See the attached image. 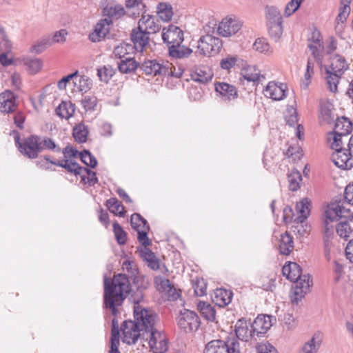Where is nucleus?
Segmentation results:
<instances>
[{"mask_svg":"<svg viewBox=\"0 0 353 353\" xmlns=\"http://www.w3.org/2000/svg\"><path fill=\"white\" fill-rule=\"evenodd\" d=\"M242 27V23L239 20L229 18L223 19L217 28L218 34L228 37L235 34Z\"/></svg>","mask_w":353,"mask_h":353,"instance_id":"4468645a","label":"nucleus"},{"mask_svg":"<svg viewBox=\"0 0 353 353\" xmlns=\"http://www.w3.org/2000/svg\"><path fill=\"white\" fill-rule=\"evenodd\" d=\"M151 32L143 29V26H138L133 28L130 33V39L134 45V49L143 54L145 48H149L151 51H154L150 42H153V39L150 38Z\"/></svg>","mask_w":353,"mask_h":353,"instance_id":"0eeeda50","label":"nucleus"},{"mask_svg":"<svg viewBox=\"0 0 353 353\" xmlns=\"http://www.w3.org/2000/svg\"><path fill=\"white\" fill-rule=\"evenodd\" d=\"M212 74L207 73L201 69L196 70L194 73L191 74L192 79L201 83H206L209 82L212 80Z\"/></svg>","mask_w":353,"mask_h":353,"instance_id":"6e6d98bb","label":"nucleus"},{"mask_svg":"<svg viewBox=\"0 0 353 353\" xmlns=\"http://www.w3.org/2000/svg\"><path fill=\"white\" fill-rule=\"evenodd\" d=\"M248 326L247 324V321L245 318L239 319L236 325H235V334L238 340H241L244 341H248Z\"/></svg>","mask_w":353,"mask_h":353,"instance_id":"e433bc0d","label":"nucleus"},{"mask_svg":"<svg viewBox=\"0 0 353 353\" xmlns=\"http://www.w3.org/2000/svg\"><path fill=\"white\" fill-rule=\"evenodd\" d=\"M192 53V50L181 43L172 44L168 46L169 56L175 59L188 57Z\"/></svg>","mask_w":353,"mask_h":353,"instance_id":"393cba45","label":"nucleus"},{"mask_svg":"<svg viewBox=\"0 0 353 353\" xmlns=\"http://www.w3.org/2000/svg\"><path fill=\"white\" fill-rule=\"evenodd\" d=\"M304 0H291L286 5L285 15L289 17L294 13L300 7Z\"/></svg>","mask_w":353,"mask_h":353,"instance_id":"680f3d73","label":"nucleus"},{"mask_svg":"<svg viewBox=\"0 0 353 353\" xmlns=\"http://www.w3.org/2000/svg\"><path fill=\"white\" fill-rule=\"evenodd\" d=\"M325 73L327 74L326 81L328 85V89L332 92H336L338 90V84L341 79V76L330 72V70L325 68Z\"/></svg>","mask_w":353,"mask_h":353,"instance_id":"09e8293b","label":"nucleus"},{"mask_svg":"<svg viewBox=\"0 0 353 353\" xmlns=\"http://www.w3.org/2000/svg\"><path fill=\"white\" fill-rule=\"evenodd\" d=\"M283 22H269L266 23L270 37L274 40L275 42L279 41L283 32Z\"/></svg>","mask_w":353,"mask_h":353,"instance_id":"4c0bfd02","label":"nucleus"},{"mask_svg":"<svg viewBox=\"0 0 353 353\" xmlns=\"http://www.w3.org/2000/svg\"><path fill=\"white\" fill-rule=\"evenodd\" d=\"M10 135H12L14 137L15 145L18 151L23 157H26L29 149L28 145L30 143V140L32 139V134L26 138H23L22 141H21L20 133L17 130H11V132H10Z\"/></svg>","mask_w":353,"mask_h":353,"instance_id":"b1692460","label":"nucleus"},{"mask_svg":"<svg viewBox=\"0 0 353 353\" xmlns=\"http://www.w3.org/2000/svg\"><path fill=\"white\" fill-rule=\"evenodd\" d=\"M271 327V324L268 323L265 314H259L251 324L250 335H256L259 337L263 336Z\"/></svg>","mask_w":353,"mask_h":353,"instance_id":"dca6fc26","label":"nucleus"},{"mask_svg":"<svg viewBox=\"0 0 353 353\" xmlns=\"http://www.w3.org/2000/svg\"><path fill=\"white\" fill-rule=\"evenodd\" d=\"M92 85V80L85 75H81L79 80L78 89L81 92H86L91 89Z\"/></svg>","mask_w":353,"mask_h":353,"instance_id":"0e129e2a","label":"nucleus"},{"mask_svg":"<svg viewBox=\"0 0 353 353\" xmlns=\"http://www.w3.org/2000/svg\"><path fill=\"white\" fill-rule=\"evenodd\" d=\"M56 114L61 119H68L75 112V105L62 101L55 110Z\"/></svg>","mask_w":353,"mask_h":353,"instance_id":"c9c22d12","label":"nucleus"},{"mask_svg":"<svg viewBox=\"0 0 353 353\" xmlns=\"http://www.w3.org/2000/svg\"><path fill=\"white\" fill-rule=\"evenodd\" d=\"M110 24H112V21L110 19H101L95 25L94 28L92 32L89 34V39L93 42H100L103 40L110 32Z\"/></svg>","mask_w":353,"mask_h":353,"instance_id":"f8f14e48","label":"nucleus"},{"mask_svg":"<svg viewBox=\"0 0 353 353\" xmlns=\"http://www.w3.org/2000/svg\"><path fill=\"white\" fill-rule=\"evenodd\" d=\"M233 292L230 290L216 289L214 292V299L217 301L216 305L219 306L228 305L232 299Z\"/></svg>","mask_w":353,"mask_h":353,"instance_id":"f704fd0d","label":"nucleus"},{"mask_svg":"<svg viewBox=\"0 0 353 353\" xmlns=\"http://www.w3.org/2000/svg\"><path fill=\"white\" fill-rule=\"evenodd\" d=\"M81 103L85 111H93L97 104V99L94 96H85Z\"/></svg>","mask_w":353,"mask_h":353,"instance_id":"052dcab7","label":"nucleus"},{"mask_svg":"<svg viewBox=\"0 0 353 353\" xmlns=\"http://www.w3.org/2000/svg\"><path fill=\"white\" fill-rule=\"evenodd\" d=\"M311 226L305 222H299L295 218L291 226V230L297 237L301 238L307 234L310 230Z\"/></svg>","mask_w":353,"mask_h":353,"instance_id":"58836bf2","label":"nucleus"},{"mask_svg":"<svg viewBox=\"0 0 353 353\" xmlns=\"http://www.w3.org/2000/svg\"><path fill=\"white\" fill-rule=\"evenodd\" d=\"M342 200H344L348 204L353 205V182L346 185Z\"/></svg>","mask_w":353,"mask_h":353,"instance_id":"774afa93","label":"nucleus"},{"mask_svg":"<svg viewBox=\"0 0 353 353\" xmlns=\"http://www.w3.org/2000/svg\"><path fill=\"white\" fill-rule=\"evenodd\" d=\"M312 201L308 197L303 198L296 203V210L299 214L296 219L299 222H305L311 213Z\"/></svg>","mask_w":353,"mask_h":353,"instance_id":"4be33fe9","label":"nucleus"},{"mask_svg":"<svg viewBox=\"0 0 353 353\" xmlns=\"http://www.w3.org/2000/svg\"><path fill=\"white\" fill-rule=\"evenodd\" d=\"M50 161H61L60 160L52 159L48 154L42 155L40 159L36 161V165L44 170L55 171V168H52L49 164H52Z\"/></svg>","mask_w":353,"mask_h":353,"instance_id":"13d9d810","label":"nucleus"},{"mask_svg":"<svg viewBox=\"0 0 353 353\" xmlns=\"http://www.w3.org/2000/svg\"><path fill=\"white\" fill-rule=\"evenodd\" d=\"M157 14L159 19L163 22H169L172 20L174 14L173 8L170 3L160 2L157 6Z\"/></svg>","mask_w":353,"mask_h":353,"instance_id":"473e14b6","label":"nucleus"},{"mask_svg":"<svg viewBox=\"0 0 353 353\" xmlns=\"http://www.w3.org/2000/svg\"><path fill=\"white\" fill-rule=\"evenodd\" d=\"M126 325L129 327V328H130V330L132 331L134 334H139V339L141 337L140 332L143 330V328H142L139 323L136 319L134 321L125 320L123 321V326L126 327Z\"/></svg>","mask_w":353,"mask_h":353,"instance_id":"69168bd1","label":"nucleus"},{"mask_svg":"<svg viewBox=\"0 0 353 353\" xmlns=\"http://www.w3.org/2000/svg\"><path fill=\"white\" fill-rule=\"evenodd\" d=\"M321 114L323 121L331 124L334 121V116L332 112V104L327 103L321 106Z\"/></svg>","mask_w":353,"mask_h":353,"instance_id":"603ef678","label":"nucleus"},{"mask_svg":"<svg viewBox=\"0 0 353 353\" xmlns=\"http://www.w3.org/2000/svg\"><path fill=\"white\" fill-rule=\"evenodd\" d=\"M177 324L185 332H192L199 329L201 321L199 316L194 311L184 309L180 311Z\"/></svg>","mask_w":353,"mask_h":353,"instance_id":"6e6552de","label":"nucleus"},{"mask_svg":"<svg viewBox=\"0 0 353 353\" xmlns=\"http://www.w3.org/2000/svg\"><path fill=\"white\" fill-rule=\"evenodd\" d=\"M214 89L225 100H234L239 96L236 88L225 82H216Z\"/></svg>","mask_w":353,"mask_h":353,"instance_id":"f3484780","label":"nucleus"},{"mask_svg":"<svg viewBox=\"0 0 353 353\" xmlns=\"http://www.w3.org/2000/svg\"><path fill=\"white\" fill-rule=\"evenodd\" d=\"M141 256L146 261L147 265L153 270H158L160 268L159 259L155 254L149 248H144L141 252Z\"/></svg>","mask_w":353,"mask_h":353,"instance_id":"72a5a7b5","label":"nucleus"},{"mask_svg":"<svg viewBox=\"0 0 353 353\" xmlns=\"http://www.w3.org/2000/svg\"><path fill=\"white\" fill-rule=\"evenodd\" d=\"M122 268L123 270L127 272V275L129 278L132 280L134 277H139L143 274H141L139 269L134 265V263L131 261L126 260L123 263Z\"/></svg>","mask_w":353,"mask_h":353,"instance_id":"4d7b16f0","label":"nucleus"},{"mask_svg":"<svg viewBox=\"0 0 353 353\" xmlns=\"http://www.w3.org/2000/svg\"><path fill=\"white\" fill-rule=\"evenodd\" d=\"M289 182V190L296 192L300 188V181H302V176L299 171L294 169L290 174H288Z\"/></svg>","mask_w":353,"mask_h":353,"instance_id":"a19ab883","label":"nucleus"},{"mask_svg":"<svg viewBox=\"0 0 353 353\" xmlns=\"http://www.w3.org/2000/svg\"><path fill=\"white\" fill-rule=\"evenodd\" d=\"M340 209L339 205L334 207V208L328 209L327 208L325 211L324 217L323 218L322 229H334V227L332 225V222L338 221L337 216H339V214H341Z\"/></svg>","mask_w":353,"mask_h":353,"instance_id":"bb28decb","label":"nucleus"},{"mask_svg":"<svg viewBox=\"0 0 353 353\" xmlns=\"http://www.w3.org/2000/svg\"><path fill=\"white\" fill-rule=\"evenodd\" d=\"M89 130L83 122L77 124L72 129V137L78 143H84L88 141Z\"/></svg>","mask_w":353,"mask_h":353,"instance_id":"2f4dec72","label":"nucleus"},{"mask_svg":"<svg viewBox=\"0 0 353 353\" xmlns=\"http://www.w3.org/2000/svg\"><path fill=\"white\" fill-rule=\"evenodd\" d=\"M117 68L121 74H130L140 68V63L137 61L134 58H125L118 62Z\"/></svg>","mask_w":353,"mask_h":353,"instance_id":"a878e982","label":"nucleus"},{"mask_svg":"<svg viewBox=\"0 0 353 353\" xmlns=\"http://www.w3.org/2000/svg\"><path fill=\"white\" fill-rule=\"evenodd\" d=\"M112 227L114 238L117 243L119 245H123L126 244L128 241V233L123 230L122 226L116 220L113 222Z\"/></svg>","mask_w":353,"mask_h":353,"instance_id":"ea45409f","label":"nucleus"},{"mask_svg":"<svg viewBox=\"0 0 353 353\" xmlns=\"http://www.w3.org/2000/svg\"><path fill=\"white\" fill-rule=\"evenodd\" d=\"M224 342L225 353H241L240 343L234 336H228Z\"/></svg>","mask_w":353,"mask_h":353,"instance_id":"3c124183","label":"nucleus"},{"mask_svg":"<svg viewBox=\"0 0 353 353\" xmlns=\"http://www.w3.org/2000/svg\"><path fill=\"white\" fill-rule=\"evenodd\" d=\"M197 308L203 319L208 321L214 322L216 319V310L207 302L199 301L197 303Z\"/></svg>","mask_w":353,"mask_h":353,"instance_id":"c756f323","label":"nucleus"},{"mask_svg":"<svg viewBox=\"0 0 353 353\" xmlns=\"http://www.w3.org/2000/svg\"><path fill=\"white\" fill-rule=\"evenodd\" d=\"M50 42V36L43 37L38 40L35 44L31 46L30 51L36 54H41L52 46Z\"/></svg>","mask_w":353,"mask_h":353,"instance_id":"a18cd8bd","label":"nucleus"},{"mask_svg":"<svg viewBox=\"0 0 353 353\" xmlns=\"http://www.w3.org/2000/svg\"><path fill=\"white\" fill-rule=\"evenodd\" d=\"M253 48L261 53H267L268 52H272L270 50V46L268 41V39L263 37L257 38L254 44Z\"/></svg>","mask_w":353,"mask_h":353,"instance_id":"bf43d9fd","label":"nucleus"},{"mask_svg":"<svg viewBox=\"0 0 353 353\" xmlns=\"http://www.w3.org/2000/svg\"><path fill=\"white\" fill-rule=\"evenodd\" d=\"M288 114L285 115V121L290 127H294L298 122L297 111L293 107L288 108Z\"/></svg>","mask_w":353,"mask_h":353,"instance_id":"e2e57ef3","label":"nucleus"},{"mask_svg":"<svg viewBox=\"0 0 353 353\" xmlns=\"http://www.w3.org/2000/svg\"><path fill=\"white\" fill-rule=\"evenodd\" d=\"M316 334H314L310 340L304 344L301 348V353H317L321 343V341H316Z\"/></svg>","mask_w":353,"mask_h":353,"instance_id":"5fc2aeb1","label":"nucleus"},{"mask_svg":"<svg viewBox=\"0 0 353 353\" xmlns=\"http://www.w3.org/2000/svg\"><path fill=\"white\" fill-rule=\"evenodd\" d=\"M331 159L334 164L341 170H348L353 168V156L348 148L336 149Z\"/></svg>","mask_w":353,"mask_h":353,"instance_id":"1a4fd4ad","label":"nucleus"},{"mask_svg":"<svg viewBox=\"0 0 353 353\" xmlns=\"http://www.w3.org/2000/svg\"><path fill=\"white\" fill-rule=\"evenodd\" d=\"M133 316L145 332L152 330L158 318L153 310L141 305L133 306Z\"/></svg>","mask_w":353,"mask_h":353,"instance_id":"39448f33","label":"nucleus"},{"mask_svg":"<svg viewBox=\"0 0 353 353\" xmlns=\"http://www.w3.org/2000/svg\"><path fill=\"white\" fill-rule=\"evenodd\" d=\"M115 72V70L110 65H103L97 68V76L99 80L105 83L109 82Z\"/></svg>","mask_w":353,"mask_h":353,"instance_id":"49530a36","label":"nucleus"},{"mask_svg":"<svg viewBox=\"0 0 353 353\" xmlns=\"http://www.w3.org/2000/svg\"><path fill=\"white\" fill-rule=\"evenodd\" d=\"M52 165L64 168L68 172L73 174L74 176L81 175L82 171H84L85 167L80 165L75 160L63 159L61 161H50Z\"/></svg>","mask_w":353,"mask_h":353,"instance_id":"6ab92c4d","label":"nucleus"},{"mask_svg":"<svg viewBox=\"0 0 353 353\" xmlns=\"http://www.w3.org/2000/svg\"><path fill=\"white\" fill-rule=\"evenodd\" d=\"M131 282L125 273L115 274L111 280L104 275L103 307L110 310L112 316L118 314L119 307L128 297Z\"/></svg>","mask_w":353,"mask_h":353,"instance_id":"f257e3e1","label":"nucleus"},{"mask_svg":"<svg viewBox=\"0 0 353 353\" xmlns=\"http://www.w3.org/2000/svg\"><path fill=\"white\" fill-rule=\"evenodd\" d=\"M140 70L146 75L166 76L168 66L164 65L163 62L161 63L156 59H148L140 63Z\"/></svg>","mask_w":353,"mask_h":353,"instance_id":"9d476101","label":"nucleus"},{"mask_svg":"<svg viewBox=\"0 0 353 353\" xmlns=\"http://www.w3.org/2000/svg\"><path fill=\"white\" fill-rule=\"evenodd\" d=\"M121 331L123 334L122 341L128 345L135 344L139 339V334H134L130 328L126 325V327L123 326V323L121 325Z\"/></svg>","mask_w":353,"mask_h":353,"instance_id":"8fccbe9b","label":"nucleus"},{"mask_svg":"<svg viewBox=\"0 0 353 353\" xmlns=\"http://www.w3.org/2000/svg\"><path fill=\"white\" fill-rule=\"evenodd\" d=\"M105 205L114 215L119 217H124L125 216L126 211L125 207L116 197H111L106 200Z\"/></svg>","mask_w":353,"mask_h":353,"instance_id":"cd10ccee","label":"nucleus"},{"mask_svg":"<svg viewBox=\"0 0 353 353\" xmlns=\"http://www.w3.org/2000/svg\"><path fill=\"white\" fill-rule=\"evenodd\" d=\"M266 23L270 21L273 22H283V18L280 11L275 6H266L265 8Z\"/></svg>","mask_w":353,"mask_h":353,"instance_id":"c03bdc74","label":"nucleus"},{"mask_svg":"<svg viewBox=\"0 0 353 353\" xmlns=\"http://www.w3.org/2000/svg\"><path fill=\"white\" fill-rule=\"evenodd\" d=\"M150 280L145 275L134 277L130 284V293L129 301L134 303V306L140 305L145 298V292L149 288Z\"/></svg>","mask_w":353,"mask_h":353,"instance_id":"423d86ee","label":"nucleus"},{"mask_svg":"<svg viewBox=\"0 0 353 353\" xmlns=\"http://www.w3.org/2000/svg\"><path fill=\"white\" fill-rule=\"evenodd\" d=\"M17 96L10 90L1 92L0 94V111L7 114L14 112L17 106Z\"/></svg>","mask_w":353,"mask_h":353,"instance_id":"2eb2a0df","label":"nucleus"},{"mask_svg":"<svg viewBox=\"0 0 353 353\" xmlns=\"http://www.w3.org/2000/svg\"><path fill=\"white\" fill-rule=\"evenodd\" d=\"M183 34V31L179 27L170 24L163 28L161 38L163 43L169 46L178 43H182L184 40Z\"/></svg>","mask_w":353,"mask_h":353,"instance_id":"9b49d317","label":"nucleus"},{"mask_svg":"<svg viewBox=\"0 0 353 353\" xmlns=\"http://www.w3.org/2000/svg\"><path fill=\"white\" fill-rule=\"evenodd\" d=\"M330 59L332 60L330 66V72L341 77L349 69V64L344 57L335 54Z\"/></svg>","mask_w":353,"mask_h":353,"instance_id":"412c9836","label":"nucleus"},{"mask_svg":"<svg viewBox=\"0 0 353 353\" xmlns=\"http://www.w3.org/2000/svg\"><path fill=\"white\" fill-rule=\"evenodd\" d=\"M282 272L288 280L296 283L290 300L292 304H298L312 286V279L309 274L303 275L301 267L296 262H285Z\"/></svg>","mask_w":353,"mask_h":353,"instance_id":"f03ea898","label":"nucleus"},{"mask_svg":"<svg viewBox=\"0 0 353 353\" xmlns=\"http://www.w3.org/2000/svg\"><path fill=\"white\" fill-rule=\"evenodd\" d=\"M130 223L132 228L137 232L138 241L144 248L150 246L152 241L148 237L150 227L148 221L139 213L134 212L130 216Z\"/></svg>","mask_w":353,"mask_h":353,"instance_id":"20e7f679","label":"nucleus"},{"mask_svg":"<svg viewBox=\"0 0 353 353\" xmlns=\"http://www.w3.org/2000/svg\"><path fill=\"white\" fill-rule=\"evenodd\" d=\"M29 149L26 158L35 159L39 157V153L45 150L59 153L61 148L55 141L49 137H41L37 134H32V139L30 140Z\"/></svg>","mask_w":353,"mask_h":353,"instance_id":"7ed1b4c3","label":"nucleus"},{"mask_svg":"<svg viewBox=\"0 0 353 353\" xmlns=\"http://www.w3.org/2000/svg\"><path fill=\"white\" fill-rule=\"evenodd\" d=\"M350 221H351L344 219L336 225V233L341 238L347 239L352 232L353 229L350 225Z\"/></svg>","mask_w":353,"mask_h":353,"instance_id":"37998d69","label":"nucleus"},{"mask_svg":"<svg viewBox=\"0 0 353 353\" xmlns=\"http://www.w3.org/2000/svg\"><path fill=\"white\" fill-rule=\"evenodd\" d=\"M342 195L339 194L335 197H334L330 203L327 205V208H334V207H336L339 205L340 207V210L341 211V214H339L338 221L344 218V219L349 220L352 221L351 216L353 215V212H351L350 209L345 208L344 206H343L341 203H342Z\"/></svg>","mask_w":353,"mask_h":353,"instance_id":"c85d7f7f","label":"nucleus"},{"mask_svg":"<svg viewBox=\"0 0 353 353\" xmlns=\"http://www.w3.org/2000/svg\"><path fill=\"white\" fill-rule=\"evenodd\" d=\"M103 15L112 18L113 17H122L125 14L124 8L121 5H115L114 6H106L103 10Z\"/></svg>","mask_w":353,"mask_h":353,"instance_id":"864d4df0","label":"nucleus"},{"mask_svg":"<svg viewBox=\"0 0 353 353\" xmlns=\"http://www.w3.org/2000/svg\"><path fill=\"white\" fill-rule=\"evenodd\" d=\"M352 131V122L351 120L343 116L338 117L334 122V129L332 132H336V133H341L342 135L347 136L350 134Z\"/></svg>","mask_w":353,"mask_h":353,"instance_id":"5701e85b","label":"nucleus"},{"mask_svg":"<svg viewBox=\"0 0 353 353\" xmlns=\"http://www.w3.org/2000/svg\"><path fill=\"white\" fill-rule=\"evenodd\" d=\"M256 350L257 353H278L277 350L268 342L257 344Z\"/></svg>","mask_w":353,"mask_h":353,"instance_id":"338daca9","label":"nucleus"},{"mask_svg":"<svg viewBox=\"0 0 353 353\" xmlns=\"http://www.w3.org/2000/svg\"><path fill=\"white\" fill-rule=\"evenodd\" d=\"M209 42H205L206 46H201L200 44L198 48L200 50V53L204 56H207L208 54H216L219 52L222 48V41L218 37H212L208 35Z\"/></svg>","mask_w":353,"mask_h":353,"instance_id":"aec40b11","label":"nucleus"},{"mask_svg":"<svg viewBox=\"0 0 353 353\" xmlns=\"http://www.w3.org/2000/svg\"><path fill=\"white\" fill-rule=\"evenodd\" d=\"M24 65L27 66L29 74H35L41 70L43 61L39 58H27L24 59Z\"/></svg>","mask_w":353,"mask_h":353,"instance_id":"de8ad7c7","label":"nucleus"},{"mask_svg":"<svg viewBox=\"0 0 353 353\" xmlns=\"http://www.w3.org/2000/svg\"><path fill=\"white\" fill-rule=\"evenodd\" d=\"M294 248L293 237L289 234L288 232L281 235L279 243V252L282 255H290Z\"/></svg>","mask_w":353,"mask_h":353,"instance_id":"7c9ffc66","label":"nucleus"},{"mask_svg":"<svg viewBox=\"0 0 353 353\" xmlns=\"http://www.w3.org/2000/svg\"><path fill=\"white\" fill-rule=\"evenodd\" d=\"M288 87L285 83L277 85L274 81H270L264 90L265 95L274 101H281L287 96Z\"/></svg>","mask_w":353,"mask_h":353,"instance_id":"ddd939ff","label":"nucleus"},{"mask_svg":"<svg viewBox=\"0 0 353 353\" xmlns=\"http://www.w3.org/2000/svg\"><path fill=\"white\" fill-rule=\"evenodd\" d=\"M150 333V337L149 340V347L152 351L153 353H163L167 351L168 346L165 345L164 346L158 347L157 346V338L156 334H158L159 336L161 335V332H159L157 329L154 327L152 330L149 331Z\"/></svg>","mask_w":353,"mask_h":353,"instance_id":"79ce46f5","label":"nucleus"},{"mask_svg":"<svg viewBox=\"0 0 353 353\" xmlns=\"http://www.w3.org/2000/svg\"><path fill=\"white\" fill-rule=\"evenodd\" d=\"M241 75L244 80L248 82H252L253 85H257L259 83L260 78L265 79V76L261 74V71L256 65H246L243 67Z\"/></svg>","mask_w":353,"mask_h":353,"instance_id":"a211bd4d","label":"nucleus"}]
</instances>
